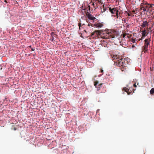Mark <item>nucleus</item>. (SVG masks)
<instances>
[{
	"instance_id": "19",
	"label": "nucleus",
	"mask_w": 154,
	"mask_h": 154,
	"mask_svg": "<svg viewBox=\"0 0 154 154\" xmlns=\"http://www.w3.org/2000/svg\"><path fill=\"white\" fill-rule=\"evenodd\" d=\"M11 129L12 130H14V131H15V130H16L17 128H16V127H14L13 128H11Z\"/></svg>"
},
{
	"instance_id": "6",
	"label": "nucleus",
	"mask_w": 154,
	"mask_h": 154,
	"mask_svg": "<svg viewBox=\"0 0 154 154\" xmlns=\"http://www.w3.org/2000/svg\"><path fill=\"white\" fill-rule=\"evenodd\" d=\"M92 26H95L98 28H101L103 26V25L100 23H98L96 24H94L93 25L92 24L91 25Z\"/></svg>"
},
{
	"instance_id": "15",
	"label": "nucleus",
	"mask_w": 154,
	"mask_h": 154,
	"mask_svg": "<svg viewBox=\"0 0 154 154\" xmlns=\"http://www.w3.org/2000/svg\"><path fill=\"white\" fill-rule=\"evenodd\" d=\"M55 35V34L53 32H52L51 34V35L53 38V37L54 36V35Z\"/></svg>"
},
{
	"instance_id": "20",
	"label": "nucleus",
	"mask_w": 154,
	"mask_h": 154,
	"mask_svg": "<svg viewBox=\"0 0 154 154\" xmlns=\"http://www.w3.org/2000/svg\"><path fill=\"white\" fill-rule=\"evenodd\" d=\"M103 12H104L106 11V8H103ZM101 11H102V10H101Z\"/></svg>"
},
{
	"instance_id": "10",
	"label": "nucleus",
	"mask_w": 154,
	"mask_h": 154,
	"mask_svg": "<svg viewBox=\"0 0 154 154\" xmlns=\"http://www.w3.org/2000/svg\"><path fill=\"white\" fill-rule=\"evenodd\" d=\"M148 22L147 21H145L143 22L142 26L143 27H145L146 26H148Z\"/></svg>"
},
{
	"instance_id": "24",
	"label": "nucleus",
	"mask_w": 154,
	"mask_h": 154,
	"mask_svg": "<svg viewBox=\"0 0 154 154\" xmlns=\"http://www.w3.org/2000/svg\"><path fill=\"white\" fill-rule=\"evenodd\" d=\"M100 72H103V70L101 69V71H100Z\"/></svg>"
},
{
	"instance_id": "17",
	"label": "nucleus",
	"mask_w": 154,
	"mask_h": 154,
	"mask_svg": "<svg viewBox=\"0 0 154 154\" xmlns=\"http://www.w3.org/2000/svg\"><path fill=\"white\" fill-rule=\"evenodd\" d=\"M119 12H116V17L117 18H118V16H119V14H118V13Z\"/></svg>"
},
{
	"instance_id": "29",
	"label": "nucleus",
	"mask_w": 154,
	"mask_h": 154,
	"mask_svg": "<svg viewBox=\"0 0 154 154\" xmlns=\"http://www.w3.org/2000/svg\"><path fill=\"white\" fill-rule=\"evenodd\" d=\"M29 47H30V48H31V46H29Z\"/></svg>"
},
{
	"instance_id": "26",
	"label": "nucleus",
	"mask_w": 154,
	"mask_h": 154,
	"mask_svg": "<svg viewBox=\"0 0 154 154\" xmlns=\"http://www.w3.org/2000/svg\"><path fill=\"white\" fill-rule=\"evenodd\" d=\"M152 26H154V22H153V23H152Z\"/></svg>"
},
{
	"instance_id": "28",
	"label": "nucleus",
	"mask_w": 154,
	"mask_h": 154,
	"mask_svg": "<svg viewBox=\"0 0 154 154\" xmlns=\"http://www.w3.org/2000/svg\"><path fill=\"white\" fill-rule=\"evenodd\" d=\"M88 26H90V24H88Z\"/></svg>"
},
{
	"instance_id": "30",
	"label": "nucleus",
	"mask_w": 154,
	"mask_h": 154,
	"mask_svg": "<svg viewBox=\"0 0 154 154\" xmlns=\"http://www.w3.org/2000/svg\"><path fill=\"white\" fill-rule=\"evenodd\" d=\"M5 2H6V1L5 0Z\"/></svg>"
},
{
	"instance_id": "18",
	"label": "nucleus",
	"mask_w": 154,
	"mask_h": 154,
	"mask_svg": "<svg viewBox=\"0 0 154 154\" xmlns=\"http://www.w3.org/2000/svg\"><path fill=\"white\" fill-rule=\"evenodd\" d=\"M78 25L79 27V29H80V27H81V23H78Z\"/></svg>"
},
{
	"instance_id": "9",
	"label": "nucleus",
	"mask_w": 154,
	"mask_h": 154,
	"mask_svg": "<svg viewBox=\"0 0 154 154\" xmlns=\"http://www.w3.org/2000/svg\"><path fill=\"white\" fill-rule=\"evenodd\" d=\"M120 57L119 55H114L112 57V58H113V60H117L119 59Z\"/></svg>"
},
{
	"instance_id": "13",
	"label": "nucleus",
	"mask_w": 154,
	"mask_h": 154,
	"mask_svg": "<svg viewBox=\"0 0 154 154\" xmlns=\"http://www.w3.org/2000/svg\"><path fill=\"white\" fill-rule=\"evenodd\" d=\"M88 18L92 20H95L96 18L94 17L92 15H91V16L90 17H89Z\"/></svg>"
},
{
	"instance_id": "16",
	"label": "nucleus",
	"mask_w": 154,
	"mask_h": 154,
	"mask_svg": "<svg viewBox=\"0 0 154 154\" xmlns=\"http://www.w3.org/2000/svg\"><path fill=\"white\" fill-rule=\"evenodd\" d=\"M87 9H88L87 11H90V7L89 5H88V7L87 8Z\"/></svg>"
},
{
	"instance_id": "22",
	"label": "nucleus",
	"mask_w": 154,
	"mask_h": 154,
	"mask_svg": "<svg viewBox=\"0 0 154 154\" xmlns=\"http://www.w3.org/2000/svg\"><path fill=\"white\" fill-rule=\"evenodd\" d=\"M134 86L136 87L137 86L135 84H134Z\"/></svg>"
},
{
	"instance_id": "2",
	"label": "nucleus",
	"mask_w": 154,
	"mask_h": 154,
	"mask_svg": "<svg viewBox=\"0 0 154 154\" xmlns=\"http://www.w3.org/2000/svg\"><path fill=\"white\" fill-rule=\"evenodd\" d=\"M154 5V4H148L147 2L142 3L140 5V9L147 12L151 11L150 9Z\"/></svg>"
},
{
	"instance_id": "3",
	"label": "nucleus",
	"mask_w": 154,
	"mask_h": 154,
	"mask_svg": "<svg viewBox=\"0 0 154 154\" xmlns=\"http://www.w3.org/2000/svg\"><path fill=\"white\" fill-rule=\"evenodd\" d=\"M115 63L116 66H118L120 67L121 69L124 68L125 67L126 63H127L125 60V59H123L121 58L119 60L117 61H114Z\"/></svg>"
},
{
	"instance_id": "14",
	"label": "nucleus",
	"mask_w": 154,
	"mask_h": 154,
	"mask_svg": "<svg viewBox=\"0 0 154 154\" xmlns=\"http://www.w3.org/2000/svg\"><path fill=\"white\" fill-rule=\"evenodd\" d=\"M86 14L87 16L88 17V18L90 17L91 16V15L88 12H86Z\"/></svg>"
},
{
	"instance_id": "25",
	"label": "nucleus",
	"mask_w": 154,
	"mask_h": 154,
	"mask_svg": "<svg viewBox=\"0 0 154 154\" xmlns=\"http://www.w3.org/2000/svg\"><path fill=\"white\" fill-rule=\"evenodd\" d=\"M152 26H154V22H153V23H152Z\"/></svg>"
},
{
	"instance_id": "12",
	"label": "nucleus",
	"mask_w": 154,
	"mask_h": 154,
	"mask_svg": "<svg viewBox=\"0 0 154 154\" xmlns=\"http://www.w3.org/2000/svg\"><path fill=\"white\" fill-rule=\"evenodd\" d=\"M150 93L152 95L154 94V88H152L150 91Z\"/></svg>"
},
{
	"instance_id": "7",
	"label": "nucleus",
	"mask_w": 154,
	"mask_h": 154,
	"mask_svg": "<svg viewBox=\"0 0 154 154\" xmlns=\"http://www.w3.org/2000/svg\"><path fill=\"white\" fill-rule=\"evenodd\" d=\"M102 84H99V82L98 81H95L94 82V85L95 87L97 88H100L102 85Z\"/></svg>"
},
{
	"instance_id": "23",
	"label": "nucleus",
	"mask_w": 154,
	"mask_h": 154,
	"mask_svg": "<svg viewBox=\"0 0 154 154\" xmlns=\"http://www.w3.org/2000/svg\"><path fill=\"white\" fill-rule=\"evenodd\" d=\"M128 16H131V15L129 13H128Z\"/></svg>"
},
{
	"instance_id": "27",
	"label": "nucleus",
	"mask_w": 154,
	"mask_h": 154,
	"mask_svg": "<svg viewBox=\"0 0 154 154\" xmlns=\"http://www.w3.org/2000/svg\"><path fill=\"white\" fill-rule=\"evenodd\" d=\"M132 12H133V13H134V12H135V11H132Z\"/></svg>"
},
{
	"instance_id": "4",
	"label": "nucleus",
	"mask_w": 154,
	"mask_h": 154,
	"mask_svg": "<svg viewBox=\"0 0 154 154\" xmlns=\"http://www.w3.org/2000/svg\"><path fill=\"white\" fill-rule=\"evenodd\" d=\"M150 37L148 39H146L145 40V44L143 47V49L145 53L148 50V48L149 45L150 44Z\"/></svg>"
},
{
	"instance_id": "1",
	"label": "nucleus",
	"mask_w": 154,
	"mask_h": 154,
	"mask_svg": "<svg viewBox=\"0 0 154 154\" xmlns=\"http://www.w3.org/2000/svg\"><path fill=\"white\" fill-rule=\"evenodd\" d=\"M116 32L115 30H108L107 31L103 30H97L91 33V35L96 34L100 35L104 39H109L115 38Z\"/></svg>"
},
{
	"instance_id": "8",
	"label": "nucleus",
	"mask_w": 154,
	"mask_h": 154,
	"mask_svg": "<svg viewBox=\"0 0 154 154\" xmlns=\"http://www.w3.org/2000/svg\"><path fill=\"white\" fill-rule=\"evenodd\" d=\"M142 36L143 37H145L148 34V32H147L145 29L143 30L142 32Z\"/></svg>"
},
{
	"instance_id": "21",
	"label": "nucleus",
	"mask_w": 154,
	"mask_h": 154,
	"mask_svg": "<svg viewBox=\"0 0 154 154\" xmlns=\"http://www.w3.org/2000/svg\"><path fill=\"white\" fill-rule=\"evenodd\" d=\"M31 49H32V51H34V50H35V49L33 48H31Z\"/></svg>"
},
{
	"instance_id": "11",
	"label": "nucleus",
	"mask_w": 154,
	"mask_h": 154,
	"mask_svg": "<svg viewBox=\"0 0 154 154\" xmlns=\"http://www.w3.org/2000/svg\"><path fill=\"white\" fill-rule=\"evenodd\" d=\"M123 90H124L126 92H127V93H128V94H130V93H131V92H128L129 89L128 88H123Z\"/></svg>"
},
{
	"instance_id": "5",
	"label": "nucleus",
	"mask_w": 154,
	"mask_h": 154,
	"mask_svg": "<svg viewBox=\"0 0 154 154\" xmlns=\"http://www.w3.org/2000/svg\"><path fill=\"white\" fill-rule=\"evenodd\" d=\"M109 11L112 14H115L116 12H119L117 8H109Z\"/></svg>"
}]
</instances>
